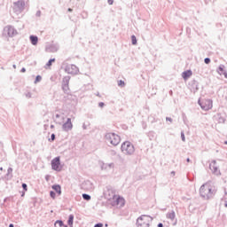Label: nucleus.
<instances>
[{
    "label": "nucleus",
    "instance_id": "nucleus-61",
    "mask_svg": "<svg viewBox=\"0 0 227 227\" xmlns=\"http://www.w3.org/2000/svg\"><path fill=\"white\" fill-rule=\"evenodd\" d=\"M106 227H108L109 225L107 223L105 224Z\"/></svg>",
    "mask_w": 227,
    "mask_h": 227
},
{
    "label": "nucleus",
    "instance_id": "nucleus-43",
    "mask_svg": "<svg viewBox=\"0 0 227 227\" xmlns=\"http://www.w3.org/2000/svg\"><path fill=\"white\" fill-rule=\"evenodd\" d=\"M219 120H220V121H221L222 123H224V121H226V119H224V118H223V117L220 118Z\"/></svg>",
    "mask_w": 227,
    "mask_h": 227
},
{
    "label": "nucleus",
    "instance_id": "nucleus-44",
    "mask_svg": "<svg viewBox=\"0 0 227 227\" xmlns=\"http://www.w3.org/2000/svg\"><path fill=\"white\" fill-rule=\"evenodd\" d=\"M20 72H21L22 74H24V73L26 72V68H25V67H22L21 70H20Z\"/></svg>",
    "mask_w": 227,
    "mask_h": 227
},
{
    "label": "nucleus",
    "instance_id": "nucleus-13",
    "mask_svg": "<svg viewBox=\"0 0 227 227\" xmlns=\"http://www.w3.org/2000/svg\"><path fill=\"white\" fill-rule=\"evenodd\" d=\"M74 129V124H72V119L67 118V121L62 125V130L64 132H70Z\"/></svg>",
    "mask_w": 227,
    "mask_h": 227
},
{
    "label": "nucleus",
    "instance_id": "nucleus-35",
    "mask_svg": "<svg viewBox=\"0 0 227 227\" xmlns=\"http://www.w3.org/2000/svg\"><path fill=\"white\" fill-rule=\"evenodd\" d=\"M21 187H22L23 191H27V184L26 183H23L21 184Z\"/></svg>",
    "mask_w": 227,
    "mask_h": 227
},
{
    "label": "nucleus",
    "instance_id": "nucleus-7",
    "mask_svg": "<svg viewBox=\"0 0 227 227\" xmlns=\"http://www.w3.org/2000/svg\"><path fill=\"white\" fill-rule=\"evenodd\" d=\"M199 105L200 106L203 111H210L213 107V101L212 99H205L204 101H198Z\"/></svg>",
    "mask_w": 227,
    "mask_h": 227
},
{
    "label": "nucleus",
    "instance_id": "nucleus-28",
    "mask_svg": "<svg viewBox=\"0 0 227 227\" xmlns=\"http://www.w3.org/2000/svg\"><path fill=\"white\" fill-rule=\"evenodd\" d=\"M56 224H59V227L65 226V223H63V221H62V220H57V221L55 222V226H56Z\"/></svg>",
    "mask_w": 227,
    "mask_h": 227
},
{
    "label": "nucleus",
    "instance_id": "nucleus-56",
    "mask_svg": "<svg viewBox=\"0 0 227 227\" xmlns=\"http://www.w3.org/2000/svg\"><path fill=\"white\" fill-rule=\"evenodd\" d=\"M224 207L227 208V200H225Z\"/></svg>",
    "mask_w": 227,
    "mask_h": 227
},
{
    "label": "nucleus",
    "instance_id": "nucleus-33",
    "mask_svg": "<svg viewBox=\"0 0 227 227\" xmlns=\"http://www.w3.org/2000/svg\"><path fill=\"white\" fill-rule=\"evenodd\" d=\"M204 63H205L206 65H210V58H206V59H204Z\"/></svg>",
    "mask_w": 227,
    "mask_h": 227
},
{
    "label": "nucleus",
    "instance_id": "nucleus-57",
    "mask_svg": "<svg viewBox=\"0 0 227 227\" xmlns=\"http://www.w3.org/2000/svg\"><path fill=\"white\" fill-rule=\"evenodd\" d=\"M50 127H51V129H54V125L53 124H51Z\"/></svg>",
    "mask_w": 227,
    "mask_h": 227
},
{
    "label": "nucleus",
    "instance_id": "nucleus-60",
    "mask_svg": "<svg viewBox=\"0 0 227 227\" xmlns=\"http://www.w3.org/2000/svg\"><path fill=\"white\" fill-rule=\"evenodd\" d=\"M0 171H3V167L0 168Z\"/></svg>",
    "mask_w": 227,
    "mask_h": 227
},
{
    "label": "nucleus",
    "instance_id": "nucleus-49",
    "mask_svg": "<svg viewBox=\"0 0 227 227\" xmlns=\"http://www.w3.org/2000/svg\"><path fill=\"white\" fill-rule=\"evenodd\" d=\"M223 74H224L225 79H227V73L225 71L223 73Z\"/></svg>",
    "mask_w": 227,
    "mask_h": 227
},
{
    "label": "nucleus",
    "instance_id": "nucleus-5",
    "mask_svg": "<svg viewBox=\"0 0 227 227\" xmlns=\"http://www.w3.org/2000/svg\"><path fill=\"white\" fill-rule=\"evenodd\" d=\"M112 207H125V199L121 196L115 195V198L110 202Z\"/></svg>",
    "mask_w": 227,
    "mask_h": 227
},
{
    "label": "nucleus",
    "instance_id": "nucleus-48",
    "mask_svg": "<svg viewBox=\"0 0 227 227\" xmlns=\"http://www.w3.org/2000/svg\"><path fill=\"white\" fill-rule=\"evenodd\" d=\"M55 118H61V115H60L59 114H57L55 115Z\"/></svg>",
    "mask_w": 227,
    "mask_h": 227
},
{
    "label": "nucleus",
    "instance_id": "nucleus-54",
    "mask_svg": "<svg viewBox=\"0 0 227 227\" xmlns=\"http://www.w3.org/2000/svg\"><path fill=\"white\" fill-rule=\"evenodd\" d=\"M169 95H173V90H169Z\"/></svg>",
    "mask_w": 227,
    "mask_h": 227
},
{
    "label": "nucleus",
    "instance_id": "nucleus-16",
    "mask_svg": "<svg viewBox=\"0 0 227 227\" xmlns=\"http://www.w3.org/2000/svg\"><path fill=\"white\" fill-rule=\"evenodd\" d=\"M189 86H191V90L193 91V93H196V91L200 90V83L196 80H192L189 83Z\"/></svg>",
    "mask_w": 227,
    "mask_h": 227
},
{
    "label": "nucleus",
    "instance_id": "nucleus-23",
    "mask_svg": "<svg viewBox=\"0 0 227 227\" xmlns=\"http://www.w3.org/2000/svg\"><path fill=\"white\" fill-rule=\"evenodd\" d=\"M67 224L70 227L74 226V215H69L68 220H67Z\"/></svg>",
    "mask_w": 227,
    "mask_h": 227
},
{
    "label": "nucleus",
    "instance_id": "nucleus-10",
    "mask_svg": "<svg viewBox=\"0 0 227 227\" xmlns=\"http://www.w3.org/2000/svg\"><path fill=\"white\" fill-rule=\"evenodd\" d=\"M70 76H64L62 79V90L64 93H68L70 91Z\"/></svg>",
    "mask_w": 227,
    "mask_h": 227
},
{
    "label": "nucleus",
    "instance_id": "nucleus-40",
    "mask_svg": "<svg viewBox=\"0 0 227 227\" xmlns=\"http://www.w3.org/2000/svg\"><path fill=\"white\" fill-rule=\"evenodd\" d=\"M41 15H42V12L41 11H37L36 13H35V16L41 17Z\"/></svg>",
    "mask_w": 227,
    "mask_h": 227
},
{
    "label": "nucleus",
    "instance_id": "nucleus-29",
    "mask_svg": "<svg viewBox=\"0 0 227 227\" xmlns=\"http://www.w3.org/2000/svg\"><path fill=\"white\" fill-rule=\"evenodd\" d=\"M50 196L52 198V200H56V192L51 191L50 192Z\"/></svg>",
    "mask_w": 227,
    "mask_h": 227
},
{
    "label": "nucleus",
    "instance_id": "nucleus-2",
    "mask_svg": "<svg viewBox=\"0 0 227 227\" xmlns=\"http://www.w3.org/2000/svg\"><path fill=\"white\" fill-rule=\"evenodd\" d=\"M105 139L106 143H110L113 146H118L121 141V138L116 133H106L105 135Z\"/></svg>",
    "mask_w": 227,
    "mask_h": 227
},
{
    "label": "nucleus",
    "instance_id": "nucleus-55",
    "mask_svg": "<svg viewBox=\"0 0 227 227\" xmlns=\"http://www.w3.org/2000/svg\"><path fill=\"white\" fill-rule=\"evenodd\" d=\"M96 95L97 97H101L99 92H98Z\"/></svg>",
    "mask_w": 227,
    "mask_h": 227
},
{
    "label": "nucleus",
    "instance_id": "nucleus-3",
    "mask_svg": "<svg viewBox=\"0 0 227 227\" xmlns=\"http://www.w3.org/2000/svg\"><path fill=\"white\" fill-rule=\"evenodd\" d=\"M121 151L124 153V155H134V152H136V148L134 145L129 141H125L121 144Z\"/></svg>",
    "mask_w": 227,
    "mask_h": 227
},
{
    "label": "nucleus",
    "instance_id": "nucleus-45",
    "mask_svg": "<svg viewBox=\"0 0 227 227\" xmlns=\"http://www.w3.org/2000/svg\"><path fill=\"white\" fill-rule=\"evenodd\" d=\"M187 117H185V114H183V121H185Z\"/></svg>",
    "mask_w": 227,
    "mask_h": 227
},
{
    "label": "nucleus",
    "instance_id": "nucleus-27",
    "mask_svg": "<svg viewBox=\"0 0 227 227\" xmlns=\"http://www.w3.org/2000/svg\"><path fill=\"white\" fill-rule=\"evenodd\" d=\"M54 61H56V59H51L47 64L46 67H52V63H54Z\"/></svg>",
    "mask_w": 227,
    "mask_h": 227
},
{
    "label": "nucleus",
    "instance_id": "nucleus-20",
    "mask_svg": "<svg viewBox=\"0 0 227 227\" xmlns=\"http://www.w3.org/2000/svg\"><path fill=\"white\" fill-rule=\"evenodd\" d=\"M51 189H53V191H55V192H57V194L59 196H61V185H59V184H53L51 186Z\"/></svg>",
    "mask_w": 227,
    "mask_h": 227
},
{
    "label": "nucleus",
    "instance_id": "nucleus-42",
    "mask_svg": "<svg viewBox=\"0 0 227 227\" xmlns=\"http://www.w3.org/2000/svg\"><path fill=\"white\" fill-rule=\"evenodd\" d=\"M108 4L112 5L114 3V0H107Z\"/></svg>",
    "mask_w": 227,
    "mask_h": 227
},
{
    "label": "nucleus",
    "instance_id": "nucleus-1",
    "mask_svg": "<svg viewBox=\"0 0 227 227\" xmlns=\"http://www.w3.org/2000/svg\"><path fill=\"white\" fill-rule=\"evenodd\" d=\"M215 192H217L215 188L208 183L202 184L200 188V195L203 200H212L215 196Z\"/></svg>",
    "mask_w": 227,
    "mask_h": 227
},
{
    "label": "nucleus",
    "instance_id": "nucleus-50",
    "mask_svg": "<svg viewBox=\"0 0 227 227\" xmlns=\"http://www.w3.org/2000/svg\"><path fill=\"white\" fill-rule=\"evenodd\" d=\"M67 11L68 12H74V10L72 8H68Z\"/></svg>",
    "mask_w": 227,
    "mask_h": 227
},
{
    "label": "nucleus",
    "instance_id": "nucleus-6",
    "mask_svg": "<svg viewBox=\"0 0 227 227\" xmlns=\"http://www.w3.org/2000/svg\"><path fill=\"white\" fill-rule=\"evenodd\" d=\"M4 33L7 34V35L10 38H13V36H17V35H19V32L17 31V29H15V27L12 26V25H7L4 28Z\"/></svg>",
    "mask_w": 227,
    "mask_h": 227
},
{
    "label": "nucleus",
    "instance_id": "nucleus-26",
    "mask_svg": "<svg viewBox=\"0 0 227 227\" xmlns=\"http://www.w3.org/2000/svg\"><path fill=\"white\" fill-rule=\"evenodd\" d=\"M119 88H125V82L123 80L118 81Z\"/></svg>",
    "mask_w": 227,
    "mask_h": 227
},
{
    "label": "nucleus",
    "instance_id": "nucleus-17",
    "mask_svg": "<svg viewBox=\"0 0 227 227\" xmlns=\"http://www.w3.org/2000/svg\"><path fill=\"white\" fill-rule=\"evenodd\" d=\"M82 187L85 191H93V183L90 181H85L82 183Z\"/></svg>",
    "mask_w": 227,
    "mask_h": 227
},
{
    "label": "nucleus",
    "instance_id": "nucleus-34",
    "mask_svg": "<svg viewBox=\"0 0 227 227\" xmlns=\"http://www.w3.org/2000/svg\"><path fill=\"white\" fill-rule=\"evenodd\" d=\"M166 121H169L168 125H171V123H173V119L171 117H166Z\"/></svg>",
    "mask_w": 227,
    "mask_h": 227
},
{
    "label": "nucleus",
    "instance_id": "nucleus-52",
    "mask_svg": "<svg viewBox=\"0 0 227 227\" xmlns=\"http://www.w3.org/2000/svg\"><path fill=\"white\" fill-rule=\"evenodd\" d=\"M186 161H187V162H191V159H190V158H187V159H186Z\"/></svg>",
    "mask_w": 227,
    "mask_h": 227
},
{
    "label": "nucleus",
    "instance_id": "nucleus-21",
    "mask_svg": "<svg viewBox=\"0 0 227 227\" xmlns=\"http://www.w3.org/2000/svg\"><path fill=\"white\" fill-rule=\"evenodd\" d=\"M29 40L32 43V45H38V36L36 35H30Z\"/></svg>",
    "mask_w": 227,
    "mask_h": 227
},
{
    "label": "nucleus",
    "instance_id": "nucleus-18",
    "mask_svg": "<svg viewBox=\"0 0 227 227\" xmlns=\"http://www.w3.org/2000/svg\"><path fill=\"white\" fill-rule=\"evenodd\" d=\"M48 52H58L59 51V44H51L47 48Z\"/></svg>",
    "mask_w": 227,
    "mask_h": 227
},
{
    "label": "nucleus",
    "instance_id": "nucleus-25",
    "mask_svg": "<svg viewBox=\"0 0 227 227\" xmlns=\"http://www.w3.org/2000/svg\"><path fill=\"white\" fill-rule=\"evenodd\" d=\"M131 43L132 45H137V38L134 35H131Z\"/></svg>",
    "mask_w": 227,
    "mask_h": 227
},
{
    "label": "nucleus",
    "instance_id": "nucleus-9",
    "mask_svg": "<svg viewBox=\"0 0 227 227\" xmlns=\"http://www.w3.org/2000/svg\"><path fill=\"white\" fill-rule=\"evenodd\" d=\"M51 169H53V171H61V159L59 158V156L54 158L51 160Z\"/></svg>",
    "mask_w": 227,
    "mask_h": 227
},
{
    "label": "nucleus",
    "instance_id": "nucleus-58",
    "mask_svg": "<svg viewBox=\"0 0 227 227\" xmlns=\"http://www.w3.org/2000/svg\"><path fill=\"white\" fill-rule=\"evenodd\" d=\"M12 67H13V68H17V66H16V65H13Z\"/></svg>",
    "mask_w": 227,
    "mask_h": 227
},
{
    "label": "nucleus",
    "instance_id": "nucleus-22",
    "mask_svg": "<svg viewBox=\"0 0 227 227\" xmlns=\"http://www.w3.org/2000/svg\"><path fill=\"white\" fill-rule=\"evenodd\" d=\"M175 217H176V215L175 214V211H173V210L167 214V219H170V221H175Z\"/></svg>",
    "mask_w": 227,
    "mask_h": 227
},
{
    "label": "nucleus",
    "instance_id": "nucleus-14",
    "mask_svg": "<svg viewBox=\"0 0 227 227\" xmlns=\"http://www.w3.org/2000/svg\"><path fill=\"white\" fill-rule=\"evenodd\" d=\"M15 12H22L24 6H26V2L24 0H19L13 3Z\"/></svg>",
    "mask_w": 227,
    "mask_h": 227
},
{
    "label": "nucleus",
    "instance_id": "nucleus-59",
    "mask_svg": "<svg viewBox=\"0 0 227 227\" xmlns=\"http://www.w3.org/2000/svg\"><path fill=\"white\" fill-rule=\"evenodd\" d=\"M25 194H26V193H25V192H23V193L21 194V196H22V197H24V196H25Z\"/></svg>",
    "mask_w": 227,
    "mask_h": 227
},
{
    "label": "nucleus",
    "instance_id": "nucleus-64",
    "mask_svg": "<svg viewBox=\"0 0 227 227\" xmlns=\"http://www.w3.org/2000/svg\"><path fill=\"white\" fill-rule=\"evenodd\" d=\"M225 194H227V192H225Z\"/></svg>",
    "mask_w": 227,
    "mask_h": 227
},
{
    "label": "nucleus",
    "instance_id": "nucleus-4",
    "mask_svg": "<svg viewBox=\"0 0 227 227\" xmlns=\"http://www.w3.org/2000/svg\"><path fill=\"white\" fill-rule=\"evenodd\" d=\"M153 221V218L150 215H142L137 219V227H150V223Z\"/></svg>",
    "mask_w": 227,
    "mask_h": 227
},
{
    "label": "nucleus",
    "instance_id": "nucleus-51",
    "mask_svg": "<svg viewBox=\"0 0 227 227\" xmlns=\"http://www.w3.org/2000/svg\"><path fill=\"white\" fill-rule=\"evenodd\" d=\"M9 227H15V225H13V223H10Z\"/></svg>",
    "mask_w": 227,
    "mask_h": 227
},
{
    "label": "nucleus",
    "instance_id": "nucleus-63",
    "mask_svg": "<svg viewBox=\"0 0 227 227\" xmlns=\"http://www.w3.org/2000/svg\"><path fill=\"white\" fill-rule=\"evenodd\" d=\"M64 227H68V225H63Z\"/></svg>",
    "mask_w": 227,
    "mask_h": 227
},
{
    "label": "nucleus",
    "instance_id": "nucleus-24",
    "mask_svg": "<svg viewBox=\"0 0 227 227\" xmlns=\"http://www.w3.org/2000/svg\"><path fill=\"white\" fill-rule=\"evenodd\" d=\"M82 198L85 200V201H90L91 200V196L88 193H82Z\"/></svg>",
    "mask_w": 227,
    "mask_h": 227
},
{
    "label": "nucleus",
    "instance_id": "nucleus-46",
    "mask_svg": "<svg viewBox=\"0 0 227 227\" xmlns=\"http://www.w3.org/2000/svg\"><path fill=\"white\" fill-rule=\"evenodd\" d=\"M82 129H83V130H86L87 127H86L85 123L82 124Z\"/></svg>",
    "mask_w": 227,
    "mask_h": 227
},
{
    "label": "nucleus",
    "instance_id": "nucleus-30",
    "mask_svg": "<svg viewBox=\"0 0 227 227\" xmlns=\"http://www.w3.org/2000/svg\"><path fill=\"white\" fill-rule=\"evenodd\" d=\"M12 173H13V168L10 167V168L7 169L6 176H10V175H12Z\"/></svg>",
    "mask_w": 227,
    "mask_h": 227
},
{
    "label": "nucleus",
    "instance_id": "nucleus-19",
    "mask_svg": "<svg viewBox=\"0 0 227 227\" xmlns=\"http://www.w3.org/2000/svg\"><path fill=\"white\" fill-rule=\"evenodd\" d=\"M191 75H192V70H186V71L183 72V74H182V77H183V79H184V81H186V79H189V77H191Z\"/></svg>",
    "mask_w": 227,
    "mask_h": 227
},
{
    "label": "nucleus",
    "instance_id": "nucleus-37",
    "mask_svg": "<svg viewBox=\"0 0 227 227\" xmlns=\"http://www.w3.org/2000/svg\"><path fill=\"white\" fill-rule=\"evenodd\" d=\"M55 140H56V135L52 133L51 136V141H55Z\"/></svg>",
    "mask_w": 227,
    "mask_h": 227
},
{
    "label": "nucleus",
    "instance_id": "nucleus-38",
    "mask_svg": "<svg viewBox=\"0 0 227 227\" xmlns=\"http://www.w3.org/2000/svg\"><path fill=\"white\" fill-rule=\"evenodd\" d=\"M27 98H31L32 95L31 92L25 93Z\"/></svg>",
    "mask_w": 227,
    "mask_h": 227
},
{
    "label": "nucleus",
    "instance_id": "nucleus-47",
    "mask_svg": "<svg viewBox=\"0 0 227 227\" xmlns=\"http://www.w3.org/2000/svg\"><path fill=\"white\" fill-rule=\"evenodd\" d=\"M158 227H164V224L162 223H158Z\"/></svg>",
    "mask_w": 227,
    "mask_h": 227
},
{
    "label": "nucleus",
    "instance_id": "nucleus-36",
    "mask_svg": "<svg viewBox=\"0 0 227 227\" xmlns=\"http://www.w3.org/2000/svg\"><path fill=\"white\" fill-rule=\"evenodd\" d=\"M181 139L185 142V134H184V131L181 132Z\"/></svg>",
    "mask_w": 227,
    "mask_h": 227
},
{
    "label": "nucleus",
    "instance_id": "nucleus-8",
    "mask_svg": "<svg viewBox=\"0 0 227 227\" xmlns=\"http://www.w3.org/2000/svg\"><path fill=\"white\" fill-rule=\"evenodd\" d=\"M65 72L71 75H77V74H79V67L74 64L67 65L65 67Z\"/></svg>",
    "mask_w": 227,
    "mask_h": 227
},
{
    "label": "nucleus",
    "instance_id": "nucleus-62",
    "mask_svg": "<svg viewBox=\"0 0 227 227\" xmlns=\"http://www.w3.org/2000/svg\"><path fill=\"white\" fill-rule=\"evenodd\" d=\"M224 145H227V141L224 142Z\"/></svg>",
    "mask_w": 227,
    "mask_h": 227
},
{
    "label": "nucleus",
    "instance_id": "nucleus-53",
    "mask_svg": "<svg viewBox=\"0 0 227 227\" xmlns=\"http://www.w3.org/2000/svg\"><path fill=\"white\" fill-rule=\"evenodd\" d=\"M171 175H173V176H175L176 172H175V171H172V172H171Z\"/></svg>",
    "mask_w": 227,
    "mask_h": 227
},
{
    "label": "nucleus",
    "instance_id": "nucleus-31",
    "mask_svg": "<svg viewBox=\"0 0 227 227\" xmlns=\"http://www.w3.org/2000/svg\"><path fill=\"white\" fill-rule=\"evenodd\" d=\"M218 72H219L220 74H223V73L224 72V68L223 67V66H220L218 67Z\"/></svg>",
    "mask_w": 227,
    "mask_h": 227
},
{
    "label": "nucleus",
    "instance_id": "nucleus-39",
    "mask_svg": "<svg viewBox=\"0 0 227 227\" xmlns=\"http://www.w3.org/2000/svg\"><path fill=\"white\" fill-rule=\"evenodd\" d=\"M104 224L102 223H96L94 227H103Z\"/></svg>",
    "mask_w": 227,
    "mask_h": 227
},
{
    "label": "nucleus",
    "instance_id": "nucleus-15",
    "mask_svg": "<svg viewBox=\"0 0 227 227\" xmlns=\"http://www.w3.org/2000/svg\"><path fill=\"white\" fill-rule=\"evenodd\" d=\"M115 196L116 193L113 189H107V191L105 192V198L108 200L109 203L115 198Z\"/></svg>",
    "mask_w": 227,
    "mask_h": 227
},
{
    "label": "nucleus",
    "instance_id": "nucleus-12",
    "mask_svg": "<svg viewBox=\"0 0 227 227\" xmlns=\"http://www.w3.org/2000/svg\"><path fill=\"white\" fill-rule=\"evenodd\" d=\"M99 166L101 168V171H106L109 172L111 169H114V163H105L103 161L99 162Z\"/></svg>",
    "mask_w": 227,
    "mask_h": 227
},
{
    "label": "nucleus",
    "instance_id": "nucleus-41",
    "mask_svg": "<svg viewBox=\"0 0 227 227\" xmlns=\"http://www.w3.org/2000/svg\"><path fill=\"white\" fill-rule=\"evenodd\" d=\"M104 106H106V104L104 102L98 103V107H104Z\"/></svg>",
    "mask_w": 227,
    "mask_h": 227
},
{
    "label": "nucleus",
    "instance_id": "nucleus-32",
    "mask_svg": "<svg viewBox=\"0 0 227 227\" xmlns=\"http://www.w3.org/2000/svg\"><path fill=\"white\" fill-rule=\"evenodd\" d=\"M40 81H42V77L40 75H37L35 80V84H36V82H40Z\"/></svg>",
    "mask_w": 227,
    "mask_h": 227
},
{
    "label": "nucleus",
    "instance_id": "nucleus-11",
    "mask_svg": "<svg viewBox=\"0 0 227 227\" xmlns=\"http://www.w3.org/2000/svg\"><path fill=\"white\" fill-rule=\"evenodd\" d=\"M209 169L212 171L213 175H221V170H219V167H217V161L215 160H213L209 164Z\"/></svg>",
    "mask_w": 227,
    "mask_h": 227
}]
</instances>
